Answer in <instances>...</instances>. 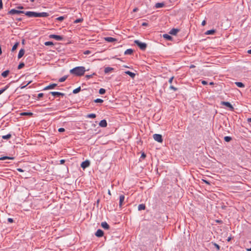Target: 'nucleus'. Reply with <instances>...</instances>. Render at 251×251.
I'll return each mask as SVG.
<instances>
[{"mask_svg": "<svg viewBox=\"0 0 251 251\" xmlns=\"http://www.w3.org/2000/svg\"><path fill=\"white\" fill-rule=\"evenodd\" d=\"M24 14L28 17H47L49 16L47 12L38 13L33 11L25 12Z\"/></svg>", "mask_w": 251, "mask_h": 251, "instance_id": "obj_1", "label": "nucleus"}, {"mask_svg": "<svg viewBox=\"0 0 251 251\" xmlns=\"http://www.w3.org/2000/svg\"><path fill=\"white\" fill-rule=\"evenodd\" d=\"M85 68L83 66L76 67L70 70V73L76 76L83 75L85 71Z\"/></svg>", "mask_w": 251, "mask_h": 251, "instance_id": "obj_2", "label": "nucleus"}, {"mask_svg": "<svg viewBox=\"0 0 251 251\" xmlns=\"http://www.w3.org/2000/svg\"><path fill=\"white\" fill-rule=\"evenodd\" d=\"M134 43L136 45H137L141 50H145L147 48L146 44L144 43H142L138 40H135Z\"/></svg>", "mask_w": 251, "mask_h": 251, "instance_id": "obj_3", "label": "nucleus"}, {"mask_svg": "<svg viewBox=\"0 0 251 251\" xmlns=\"http://www.w3.org/2000/svg\"><path fill=\"white\" fill-rule=\"evenodd\" d=\"M153 138L154 140H155L156 141H157L159 143H162L163 142L162 135L160 134H154L153 135Z\"/></svg>", "mask_w": 251, "mask_h": 251, "instance_id": "obj_4", "label": "nucleus"}, {"mask_svg": "<svg viewBox=\"0 0 251 251\" xmlns=\"http://www.w3.org/2000/svg\"><path fill=\"white\" fill-rule=\"evenodd\" d=\"M221 104L228 107L230 109V110H231V111H233L234 110L233 107L230 104V103L229 102H227V101H222L221 102Z\"/></svg>", "mask_w": 251, "mask_h": 251, "instance_id": "obj_5", "label": "nucleus"}, {"mask_svg": "<svg viewBox=\"0 0 251 251\" xmlns=\"http://www.w3.org/2000/svg\"><path fill=\"white\" fill-rule=\"evenodd\" d=\"M8 13L10 14L14 15V14H20L21 13H24L25 12L23 11H20V10L12 9L11 10H10Z\"/></svg>", "mask_w": 251, "mask_h": 251, "instance_id": "obj_6", "label": "nucleus"}, {"mask_svg": "<svg viewBox=\"0 0 251 251\" xmlns=\"http://www.w3.org/2000/svg\"><path fill=\"white\" fill-rule=\"evenodd\" d=\"M49 37L50 38H53L55 39L57 41H61L63 40V37L60 35H57L55 34H50L49 36Z\"/></svg>", "mask_w": 251, "mask_h": 251, "instance_id": "obj_7", "label": "nucleus"}, {"mask_svg": "<svg viewBox=\"0 0 251 251\" xmlns=\"http://www.w3.org/2000/svg\"><path fill=\"white\" fill-rule=\"evenodd\" d=\"M90 162L89 160H85V161H83L81 164V167L83 169H85V168L88 167L90 166Z\"/></svg>", "mask_w": 251, "mask_h": 251, "instance_id": "obj_8", "label": "nucleus"}, {"mask_svg": "<svg viewBox=\"0 0 251 251\" xmlns=\"http://www.w3.org/2000/svg\"><path fill=\"white\" fill-rule=\"evenodd\" d=\"M95 235L96 236H97L98 237H102L103 235V232L101 229H98L96 231Z\"/></svg>", "mask_w": 251, "mask_h": 251, "instance_id": "obj_9", "label": "nucleus"}, {"mask_svg": "<svg viewBox=\"0 0 251 251\" xmlns=\"http://www.w3.org/2000/svg\"><path fill=\"white\" fill-rule=\"evenodd\" d=\"M125 200V196L123 195L120 196V200H119V206L120 207H122V206L123 204L124 201Z\"/></svg>", "mask_w": 251, "mask_h": 251, "instance_id": "obj_10", "label": "nucleus"}, {"mask_svg": "<svg viewBox=\"0 0 251 251\" xmlns=\"http://www.w3.org/2000/svg\"><path fill=\"white\" fill-rule=\"evenodd\" d=\"M107 122L105 120H102L100 121L99 126L102 127H105L107 126Z\"/></svg>", "mask_w": 251, "mask_h": 251, "instance_id": "obj_11", "label": "nucleus"}, {"mask_svg": "<svg viewBox=\"0 0 251 251\" xmlns=\"http://www.w3.org/2000/svg\"><path fill=\"white\" fill-rule=\"evenodd\" d=\"M57 84H55V83H53V84H51L47 86H46L45 88H44V90H49V89H53L56 86H57Z\"/></svg>", "mask_w": 251, "mask_h": 251, "instance_id": "obj_12", "label": "nucleus"}, {"mask_svg": "<svg viewBox=\"0 0 251 251\" xmlns=\"http://www.w3.org/2000/svg\"><path fill=\"white\" fill-rule=\"evenodd\" d=\"M101 226L104 229H108L109 228V226L106 222H102L101 224Z\"/></svg>", "mask_w": 251, "mask_h": 251, "instance_id": "obj_13", "label": "nucleus"}, {"mask_svg": "<svg viewBox=\"0 0 251 251\" xmlns=\"http://www.w3.org/2000/svg\"><path fill=\"white\" fill-rule=\"evenodd\" d=\"M50 93L53 96H63L64 95V93H62L58 92H50Z\"/></svg>", "mask_w": 251, "mask_h": 251, "instance_id": "obj_14", "label": "nucleus"}, {"mask_svg": "<svg viewBox=\"0 0 251 251\" xmlns=\"http://www.w3.org/2000/svg\"><path fill=\"white\" fill-rule=\"evenodd\" d=\"M25 54V50L24 49H21L19 52L18 57L19 59L21 58Z\"/></svg>", "mask_w": 251, "mask_h": 251, "instance_id": "obj_15", "label": "nucleus"}, {"mask_svg": "<svg viewBox=\"0 0 251 251\" xmlns=\"http://www.w3.org/2000/svg\"><path fill=\"white\" fill-rule=\"evenodd\" d=\"M125 73V74L129 75L132 78H134L135 76V74L134 73L129 71H126Z\"/></svg>", "mask_w": 251, "mask_h": 251, "instance_id": "obj_16", "label": "nucleus"}, {"mask_svg": "<svg viewBox=\"0 0 251 251\" xmlns=\"http://www.w3.org/2000/svg\"><path fill=\"white\" fill-rule=\"evenodd\" d=\"M178 32V30L177 29L173 28L170 31V33L172 35H176L177 33Z\"/></svg>", "mask_w": 251, "mask_h": 251, "instance_id": "obj_17", "label": "nucleus"}, {"mask_svg": "<svg viewBox=\"0 0 251 251\" xmlns=\"http://www.w3.org/2000/svg\"><path fill=\"white\" fill-rule=\"evenodd\" d=\"M113 70V68H111V67H106L105 69H104V73L105 74H107L108 73H109L110 72L112 71Z\"/></svg>", "mask_w": 251, "mask_h": 251, "instance_id": "obj_18", "label": "nucleus"}, {"mask_svg": "<svg viewBox=\"0 0 251 251\" xmlns=\"http://www.w3.org/2000/svg\"><path fill=\"white\" fill-rule=\"evenodd\" d=\"M163 37L164 38L168 40H172V37L170 35L167 34H163Z\"/></svg>", "mask_w": 251, "mask_h": 251, "instance_id": "obj_19", "label": "nucleus"}, {"mask_svg": "<svg viewBox=\"0 0 251 251\" xmlns=\"http://www.w3.org/2000/svg\"><path fill=\"white\" fill-rule=\"evenodd\" d=\"M133 53V50L132 49H127L125 51V54L130 55Z\"/></svg>", "mask_w": 251, "mask_h": 251, "instance_id": "obj_20", "label": "nucleus"}, {"mask_svg": "<svg viewBox=\"0 0 251 251\" xmlns=\"http://www.w3.org/2000/svg\"><path fill=\"white\" fill-rule=\"evenodd\" d=\"M146 208L145 205L144 204H141L138 205V209L139 210H145Z\"/></svg>", "mask_w": 251, "mask_h": 251, "instance_id": "obj_21", "label": "nucleus"}, {"mask_svg": "<svg viewBox=\"0 0 251 251\" xmlns=\"http://www.w3.org/2000/svg\"><path fill=\"white\" fill-rule=\"evenodd\" d=\"M235 84L238 87L243 88L245 87V85L242 82H235Z\"/></svg>", "mask_w": 251, "mask_h": 251, "instance_id": "obj_22", "label": "nucleus"}, {"mask_svg": "<svg viewBox=\"0 0 251 251\" xmlns=\"http://www.w3.org/2000/svg\"><path fill=\"white\" fill-rule=\"evenodd\" d=\"M105 40L108 42H113L116 41V39L112 37H106L105 38Z\"/></svg>", "mask_w": 251, "mask_h": 251, "instance_id": "obj_23", "label": "nucleus"}, {"mask_svg": "<svg viewBox=\"0 0 251 251\" xmlns=\"http://www.w3.org/2000/svg\"><path fill=\"white\" fill-rule=\"evenodd\" d=\"M11 134H8L6 135H3L2 136V138L3 139H5V140H8L9 139H10L11 137Z\"/></svg>", "mask_w": 251, "mask_h": 251, "instance_id": "obj_24", "label": "nucleus"}, {"mask_svg": "<svg viewBox=\"0 0 251 251\" xmlns=\"http://www.w3.org/2000/svg\"><path fill=\"white\" fill-rule=\"evenodd\" d=\"M164 5V3H156L155 4V6L156 8H161V7H163Z\"/></svg>", "mask_w": 251, "mask_h": 251, "instance_id": "obj_25", "label": "nucleus"}, {"mask_svg": "<svg viewBox=\"0 0 251 251\" xmlns=\"http://www.w3.org/2000/svg\"><path fill=\"white\" fill-rule=\"evenodd\" d=\"M9 73V71L8 70H6V71H4L2 74H1V75L3 77H6L7 76V75H8Z\"/></svg>", "mask_w": 251, "mask_h": 251, "instance_id": "obj_26", "label": "nucleus"}, {"mask_svg": "<svg viewBox=\"0 0 251 251\" xmlns=\"http://www.w3.org/2000/svg\"><path fill=\"white\" fill-rule=\"evenodd\" d=\"M20 115L22 116H32L33 113L32 112H23Z\"/></svg>", "mask_w": 251, "mask_h": 251, "instance_id": "obj_27", "label": "nucleus"}, {"mask_svg": "<svg viewBox=\"0 0 251 251\" xmlns=\"http://www.w3.org/2000/svg\"><path fill=\"white\" fill-rule=\"evenodd\" d=\"M215 32V31L214 30H209L206 32L205 34L206 35H212Z\"/></svg>", "mask_w": 251, "mask_h": 251, "instance_id": "obj_28", "label": "nucleus"}, {"mask_svg": "<svg viewBox=\"0 0 251 251\" xmlns=\"http://www.w3.org/2000/svg\"><path fill=\"white\" fill-rule=\"evenodd\" d=\"M19 42H16L15 45L13 46L12 48V51H14L15 50H16V49L17 48L18 46H19Z\"/></svg>", "mask_w": 251, "mask_h": 251, "instance_id": "obj_29", "label": "nucleus"}, {"mask_svg": "<svg viewBox=\"0 0 251 251\" xmlns=\"http://www.w3.org/2000/svg\"><path fill=\"white\" fill-rule=\"evenodd\" d=\"M80 90H81V88H80V87H79L74 89L73 91V93L74 94H76V93L79 92L80 91Z\"/></svg>", "mask_w": 251, "mask_h": 251, "instance_id": "obj_30", "label": "nucleus"}, {"mask_svg": "<svg viewBox=\"0 0 251 251\" xmlns=\"http://www.w3.org/2000/svg\"><path fill=\"white\" fill-rule=\"evenodd\" d=\"M96 114H94V113L89 114L87 115V117L89 118H96Z\"/></svg>", "mask_w": 251, "mask_h": 251, "instance_id": "obj_31", "label": "nucleus"}, {"mask_svg": "<svg viewBox=\"0 0 251 251\" xmlns=\"http://www.w3.org/2000/svg\"><path fill=\"white\" fill-rule=\"evenodd\" d=\"M14 159V158L13 157H8V156H3V157H0V160H5V159Z\"/></svg>", "mask_w": 251, "mask_h": 251, "instance_id": "obj_32", "label": "nucleus"}, {"mask_svg": "<svg viewBox=\"0 0 251 251\" xmlns=\"http://www.w3.org/2000/svg\"><path fill=\"white\" fill-rule=\"evenodd\" d=\"M9 87L8 85H6L5 86V87L1 90H0V95H1L2 93H3L6 90L8 89Z\"/></svg>", "mask_w": 251, "mask_h": 251, "instance_id": "obj_33", "label": "nucleus"}, {"mask_svg": "<svg viewBox=\"0 0 251 251\" xmlns=\"http://www.w3.org/2000/svg\"><path fill=\"white\" fill-rule=\"evenodd\" d=\"M94 101L96 103H102L103 102V100L100 99H97L94 100Z\"/></svg>", "mask_w": 251, "mask_h": 251, "instance_id": "obj_34", "label": "nucleus"}, {"mask_svg": "<svg viewBox=\"0 0 251 251\" xmlns=\"http://www.w3.org/2000/svg\"><path fill=\"white\" fill-rule=\"evenodd\" d=\"M105 93V90L103 88H100L99 90V93L100 94H104Z\"/></svg>", "mask_w": 251, "mask_h": 251, "instance_id": "obj_35", "label": "nucleus"}, {"mask_svg": "<svg viewBox=\"0 0 251 251\" xmlns=\"http://www.w3.org/2000/svg\"><path fill=\"white\" fill-rule=\"evenodd\" d=\"M67 79V76H63L61 78H60L59 79V81L60 82H64V81L66 80V79Z\"/></svg>", "mask_w": 251, "mask_h": 251, "instance_id": "obj_36", "label": "nucleus"}, {"mask_svg": "<svg viewBox=\"0 0 251 251\" xmlns=\"http://www.w3.org/2000/svg\"><path fill=\"white\" fill-rule=\"evenodd\" d=\"M45 45L46 46H52V45H53V43L52 42L48 41V42H46L45 43Z\"/></svg>", "mask_w": 251, "mask_h": 251, "instance_id": "obj_37", "label": "nucleus"}, {"mask_svg": "<svg viewBox=\"0 0 251 251\" xmlns=\"http://www.w3.org/2000/svg\"><path fill=\"white\" fill-rule=\"evenodd\" d=\"M31 82V81H29L28 83H27L25 85V84H24V85L23 84H22L21 86V89H24L25 88L26 86H27L28 84H29Z\"/></svg>", "mask_w": 251, "mask_h": 251, "instance_id": "obj_38", "label": "nucleus"}, {"mask_svg": "<svg viewBox=\"0 0 251 251\" xmlns=\"http://www.w3.org/2000/svg\"><path fill=\"white\" fill-rule=\"evenodd\" d=\"M225 141L229 142L231 140V138L229 136H226L224 138Z\"/></svg>", "mask_w": 251, "mask_h": 251, "instance_id": "obj_39", "label": "nucleus"}, {"mask_svg": "<svg viewBox=\"0 0 251 251\" xmlns=\"http://www.w3.org/2000/svg\"><path fill=\"white\" fill-rule=\"evenodd\" d=\"M82 21H83V19H78L75 20L74 21V23L77 24V23H81Z\"/></svg>", "mask_w": 251, "mask_h": 251, "instance_id": "obj_40", "label": "nucleus"}, {"mask_svg": "<svg viewBox=\"0 0 251 251\" xmlns=\"http://www.w3.org/2000/svg\"><path fill=\"white\" fill-rule=\"evenodd\" d=\"M25 66V64L24 63H20L18 66V69H22L23 67H24V66Z\"/></svg>", "mask_w": 251, "mask_h": 251, "instance_id": "obj_41", "label": "nucleus"}, {"mask_svg": "<svg viewBox=\"0 0 251 251\" xmlns=\"http://www.w3.org/2000/svg\"><path fill=\"white\" fill-rule=\"evenodd\" d=\"M65 19V17L64 16H60L56 18V20L59 21H62Z\"/></svg>", "mask_w": 251, "mask_h": 251, "instance_id": "obj_42", "label": "nucleus"}, {"mask_svg": "<svg viewBox=\"0 0 251 251\" xmlns=\"http://www.w3.org/2000/svg\"><path fill=\"white\" fill-rule=\"evenodd\" d=\"M170 88L171 89L173 90L174 91H176V90H177V88H176L174 86H172V85H171V86H170Z\"/></svg>", "mask_w": 251, "mask_h": 251, "instance_id": "obj_43", "label": "nucleus"}, {"mask_svg": "<svg viewBox=\"0 0 251 251\" xmlns=\"http://www.w3.org/2000/svg\"><path fill=\"white\" fill-rule=\"evenodd\" d=\"M91 53V51L89 50H86L84 52V54H89Z\"/></svg>", "mask_w": 251, "mask_h": 251, "instance_id": "obj_44", "label": "nucleus"}, {"mask_svg": "<svg viewBox=\"0 0 251 251\" xmlns=\"http://www.w3.org/2000/svg\"><path fill=\"white\" fill-rule=\"evenodd\" d=\"M65 131V129L64 128H60L58 129V131L60 132H62Z\"/></svg>", "mask_w": 251, "mask_h": 251, "instance_id": "obj_45", "label": "nucleus"}, {"mask_svg": "<svg viewBox=\"0 0 251 251\" xmlns=\"http://www.w3.org/2000/svg\"><path fill=\"white\" fill-rule=\"evenodd\" d=\"M214 245L215 247L217 249V250H219L220 249V246L218 244H217L216 243H214Z\"/></svg>", "mask_w": 251, "mask_h": 251, "instance_id": "obj_46", "label": "nucleus"}, {"mask_svg": "<svg viewBox=\"0 0 251 251\" xmlns=\"http://www.w3.org/2000/svg\"><path fill=\"white\" fill-rule=\"evenodd\" d=\"M173 79H174V76L171 77L169 79V82L170 83H172V81H173Z\"/></svg>", "mask_w": 251, "mask_h": 251, "instance_id": "obj_47", "label": "nucleus"}, {"mask_svg": "<svg viewBox=\"0 0 251 251\" xmlns=\"http://www.w3.org/2000/svg\"><path fill=\"white\" fill-rule=\"evenodd\" d=\"M43 96V93H39L38 95V98H40L42 97Z\"/></svg>", "mask_w": 251, "mask_h": 251, "instance_id": "obj_48", "label": "nucleus"}, {"mask_svg": "<svg viewBox=\"0 0 251 251\" xmlns=\"http://www.w3.org/2000/svg\"><path fill=\"white\" fill-rule=\"evenodd\" d=\"M2 8V0H0V10Z\"/></svg>", "mask_w": 251, "mask_h": 251, "instance_id": "obj_49", "label": "nucleus"}, {"mask_svg": "<svg viewBox=\"0 0 251 251\" xmlns=\"http://www.w3.org/2000/svg\"><path fill=\"white\" fill-rule=\"evenodd\" d=\"M206 24V21L205 20H203L201 23V25L202 26H204Z\"/></svg>", "mask_w": 251, "mask_h": 251, "instance_id": "obj_50", "label": "nucleus"}, {"mask_svg": "<svg viewBox=\"0 0 251 251\" xmlns=\"http://www.w3.org/2000/svg\"><path fill=\"white\" fill-rule=\"evenodd\" d=\"M201 83H202V84H203V85H206V84H207V82L206 81H205V80H202V81H201Z\"/></svg>", "mask_w": 251, "mask_h": 251, "instance_id": "obj_51", "label": "nucleus"}, {"mask_svg": "<svg viewBox=\"0 0 251 251\" xmlns=\"http://www.w3.org/2000/svg\"><path fill=\"white\" fill-rule=\"evenodd\" d=\"M146 157V154L144 153H143L141 155V157L143 158H145Z\"/></svg>", "mask_w": 251, "mask_h": 251, "instance_id": "obj_52", "label": "nucleus"}, {"mask_svg": "<svg viewBox=\"0 0 251 251\" xmlns=\"http://www.w3.org/2000/svg\"><path fill=\"white\" fill-rule=\"evenodd\" d=\"M8 221L10 223H12L13 220L12 218H8Z\"/></svg>", "mask_w": 251, "mask_h": 251, "instance_id": "obj_53", "label": "nucleus"}, {"mask_svg": "<svg viewBox=\"0 0 251 251\" xmlns=\"http://www.w3.org/2000/svg\"><path fill=\"white\" fill-rule=\"evenodd\" d=\"M17 170L19 171V172H24V170L21 168H18L17 169Z\"/></svg>", "mask_w": 251, "mask_h": 251, "instance_id": "obj_54", "label": "nucleus"}, {"mask_svg": "<svg viewBox=\"0 0 251 251\" xmlns=\"http://www.w3.org/2000/svg\"><path fill=\"white\" fill-rule=\"evenodd\" d=\"M202 180H203V181L205 183H206V184H210V183H209V182H208V181H207V180H206L202 179Z\"/></svg>", "mask_w": 251, "mask_h": 251, "instance_id": "obj_55", "label": "nucleus"}, {"mask_svg": "<svg viewBox=\"0 0 251 251\" xmlns=\"http://www.w3.org/2000/svg\"><path fill=\"white\" fill-rule=\"evenodd\" d=\"M137 10H138V8H135L133 10V12H136Z\"/></svg>", "mask_w": 251, "mask_h": 251, "instance_id": "obj_56", "label": "nucleus"}, {"mask_svg": "<svg viewBox=\"0 0 251 251\" xmlns=\"http://www.w3.org/2000/svg\"><path fill=\"white\" fill-rule=\"evenodd\" d=\"M248 122L249 123H251V118L248 119Z\"/></svg>", "mask_w": 251, "mask_h": 251, "instance_id": "obj_57", "label": "nucleus"}, {"mask_svg": "<svg viewBox=\"0 0 251 251\" xmlns=\"http://www.w3.org/2000/svg\"><path fill=\"white\" fill-rule=\"evenodd\" d=\"M65 162V160H60V163L61 164H63L64 162Z\"/></svg>", "mask_w": 251, "mask_h": 251, "instance_id": "obj_58", "label": "nucleus"}, {"mask_svg": "<svg viewBox=\"0 0 251 251\" xmlns=\"http://www.w3.org/2000/svg\"><path fill=\"white\" fill-rule=\"evenodd\" d=\"M248 53L249 54H251V50H248Z\"/></svg>", "mask_w": 251, "mask_h": 251, "instance_id": "obj_59", "label": "nucleus"}, {"mask_svg": "<svg viewBox=\"0 0 251 251\" xmlns=\"http://www.w3.org/2000/svg\"><path fill=\"white\" fill-rule=\"evenodd\" d=\"M18 8L20 9H23L24 8L22 6H19V7H18Z\"/></svg>", "mask_w": 251, "mask_h": 251, "instance_id": "obj_60", "label": "nucleus"}, {"mask_svg": "<svg viewBox=\"0 0 251 251\" xmlns=\"http://www.w3.org/2000/svg\"><path fill=\"white\" fill-rule=\"evenodd\" d=\"M246 250L247 251H251V248L249 249H247Z\"/></svg>", "mask_w": 251, "mask_h": 251, "instance_id": "obj_61", "label": "nucleus"}, {"mask_svg": "<svg viewBox=\"0 0 251 251\" xmlns=\"http://www.w3.org/2000/svg\"><path fill=\"white\" fill-rule=\"evenodd\" d=\"M195 67V66L194 65H191V66H190V67L191 68H194Z\"/></svg>", "mask_w": 251, "mask_h": 251, "instance_id": "obj_62", "label": "nucleus"}, {"mask_svg": "<svg viewBox=\"0 0 251 251\" xmlns=\"http://www.w3.org/2000/svg\"><path fill=\"white\" fill-rule=\"evenodd\" d=\"M108 194L109 195H111V192L109 190L108 191Z\"/></svg>", "mask_w": 251, "mask_h": 251, "instance_id": "obj_63", "label": "nucleus"}, {"mask_svg": "<svg viewBox=\"0 0 251 251\" xmlns=\"http://www.w3.org/2000/svg\"><path fill=\"white\" fill-rule=\"evenodd\" d=\"M147 24L146 23H144L142 24V25H146Z\"/></svg>", "mask_w": 251, "mask_h": 251, "instance_id": "obj_64", "label": "nucleus"}]
</instances>
